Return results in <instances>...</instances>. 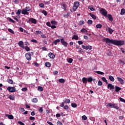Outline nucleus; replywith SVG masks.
<instances>
[{
  "label": "nucleus",
  "instance_id": "f257e3e1",
  "mask_svg": "<svg viewBox=\"0 0 125 125\" xmlns=\"http://www.w3.org/2000/svg\"><path fill=\"white\" fill-rule=\"evenodd\" d=\"M104 42H105L107 44L112 43L114 45L121 46L125 44V41L120 40H114L113 39H110L109 38H104L103 39Z\"/></svg>",
  "mask_w": 125,
  "mask_h": 125
},
{
  "label": "nucleus",
  "instance_id": "f03ea898",
  "mask_svg": "<svg viewBox=\"0 0 125 125\" xmlns=\"http://www.w3.org/2000/svg\"><path fill=\"white\" fill-rule=\"evenodd\" d=\"M31 8L29 6H26L25 8L22 9L21 13L22 14H24V15H29L28 11H30Z\"/></svg>",
  "mask_w": 125,
  "mask_h": 125
},
{
  "label": "nucleus",
  "instance_id": "7ed1b4c3",
  "mask_svg": "<svg viewBox=\"0 0 125 125\" xmlns=\"http://www.w3.org/2000/svg\"><path fill=\"white\" fill-rule=\"evenodd\" d=\"M79 6H80V2L75 1L74 6L73 7V11H76V10H77V9H78V8H79Z\"/></svg>",
  "mask_w": 125,
  "mask_h": 125
},
{
  "label": "nucleus",
  "instance_id": "20e7f679",
  "mask_svg": "<svg viewBox=\"0 0 125 125\" xmlns=\"http://www.w3.org/2000/svg\"><path fill=\"white\" fill-rule=\"evenodd\" d=\"M7 90L9 91V92H16V88L15 87H10L9 86L7 88Z\"/></svg>",
  "mask_w": 125,
  "mask_h": 125
},
{
  "label": "nucleus",
  "instance_id": "39448f33",
  "mask_svg": "<svg viewBox=\"0 0 125 125\" xmlns=\"http://www.w3.org/2000/svg\"><path fill=\"white\" fill-rule=\"evenodd\" d=\"M100 13L101 14H102V15L105 17H106L107 14H108V12H107V11L105 10V9H103V8H102V9L100 10Z\"/></svg>",
  "mask_w": 125,
  "mask_h": 125
},
{
  "label": "nucleus",
  "instance_id": "423d86ee",
  "mask_svg": "<svg viewBox=\"0 0 125 125\" xmlns=\"http://www.w3.org/2000/svg\"><path fill=\"white\" fill-rule=\"evenodd\" d=\"M82 47L83 49H85V50H88V49L91 50V49H92V46L90 45L84 46V45H82Z\"/></svg>",
  "mask_w": 125,
  "mask_h": 125
},
{
  "label": "nucleus",
  "instance_id": "0eeeda50",
  "mask_svg": "<svg viewBox=\"0 0 125 125\" xmlns=\"http://www.w3.org/2000/svg\"><path fill=\"white\" fill-rule=\"evenodd\" d=\"M61 43L65 46V47H67L68 46V43L65 41L63 38L61 39Z\"/></svg>",
  "mask_w": 125,
  "mask_h": 125
},
{
  "label": "nucleus",
  "instance_id": "6e6552de",
  "mask_svg": "<svg viewBox=\"0 0 125 125\" xmlns=\"http://www.w3.org/2000/svg\"><path fill=\"white\" fill-rule=\"evenodd\" d=\"M107 88L113 91V89H115V85H112L111 83H108L107 85Z\"/></svg>",
  "mask_w": 125,
  "mask_h": 125
},
{
  "label": "nucleus",
  "instance_id": "1a4fd4ad",
  "mask_svg": "<svg viewBox=\"0 0 125 125\" xmlns=\"http://www.w3.org/2000/svg\"><path fill=\"white\" fill-rule=\"evenodd\" d=\"M25 55L28 61H30V60H32V57H31V54H30V53H26Z\"/></svg>",
  "mask_w": 125,
  "mask_h": 125
},
{
  "label": "nucleus",
  "instance_id": "9d476101",
  "mask_svg": "<svg viewBox=\"0 0 125 125\" xmlns=\"http://www.w3.org/2000/svg\"><path fill=\"white\" fill-rule=\"evenodd\" d=\"M18 45L20 47L23 48V49H25V46H24V42H23V41H21L19 42Z\"/></svg>",
  "mask_w": 125,
  "mask_h": 125
},
{
  "label": "nucleus",
  "instance_id": "9b49d317",
  "mask_svg": "<svg viewBox=\"0 0 125 125\" xmlns=\"http://www.w3.org/2000/svg\"><path fill=\"white\" fill-rule=\"evenodd\" d=\"M28 21H29V22H31L33 24H37V20L33 18H30Z\"/></svg>",
  "mask_w": 125,
  "mask_h": 125
},
{
  "label": "nucleus",
  "instance_id": "f8f14e48",
  "mask_svg": "<svg viewBox=\"0 0 125 125\" xmlns=\"http://www.w3.org/2000/svg\"><path fill=\"white\" fill-rule=\"evenodd\" d=\"M117 80L121 84H125V81L121 77H117Z\"/></svg>",
  "mask_w": 125,
  "mask_h": 125
},
{
  "label": "nucleus",
  "instance_id": "ddd939ff",
  "mask_svg": "<svg viewBox=\"0 0 125 125\" xmlns=\"http://www.w3.org/2000/svg\"><path fill=\"white\" fill-rule=\"evenodd\" d=\"M48 56L51 59H54V58H55V55H54V54L51 52L48 53Z\"/></svg>",
  "mask_w": 125,
  "mask_h": 125
},
{
  "label": "nucleus",
  "instance_id": "4468645a",
  "mask_svg": "<svg viewBox=\"0 0 125 125\" xmlns=\"http://www.w3.org/2000/svg\"><path fill=\"white\" fill-rule=\"evenodd\" d=\"M5 116L7 117L8 119H9V120H13V119H14V116L12 115L5 114Z\"/></svg>",
  "mask_w": 125,
  "mask_h": 125
},
{
  "label": "nucleus",
  "instance_id": "2eb2a0df",
  "mask_svg": "<svg viewBox=\"0 0 125 125\" xmlns=\"http://www.w3.org/2000/svg\"><path fill=\"white\" fill-rule=\"evenodd\" d=\"M106 17H108L109 20L110 21V22H112L113 19V17L110 14H108L107 16Z\"/></svg>",
  "mask_w": 125,
  "mask_h": 125
},
{
  "label": "nucleus",
  "instance_id": "dca6fc26",
  "mask_svg": "<svg viewBox=\"0 0 125 125\" xmlns=\"http://www.w3.org/2000/svg\"><path fill=\"white\" fill-rule=\"evenodd\" d=\"M82 82H83V83H85V84H86V83H87V78H86L85 77L83 78Z\"/></svg>",
  "mask_w": 125,
  "mask_h": 125
},
{
  "label": "nucleus",
  "instance_id": "f3484780",
  "mask_svg": "<svg viewBox=\"0 0 125 125\" xmlns=\"http://www.w3.org/2000/svg\"><path fill=\"white\" fill-rule=\"evenodd\" d=\"M115 88L116 92H119V91H120V90H122V88H121L118 86H115Z\"/></svg>",
  "mask_w": 125,
  "mask_h": 125
},
{
  "label": "nucleus",
  "instance_id": "a211bd4d",
  "mask_svg": "<svg viewBox=\"0 0 125 125\" xmlns=\"http://www.w3.org/2000/svg\"><path fill=\"white\" fill-rule=\"evenodd\" d=\"M89 14L90 16H91V17H92V18L94 19V20H96V16H95V15L91 13H90Z\"/></svg>",
  "mask_w": 125,
  "mask_h": 125
},
{
  "label": "nucleus",
  "instance_id": "6ab92c4d",
  "mask_svg": "<svg viewBox=\"0 0 125 125\" xmlns=\"http://www.w3.org/2000/svg\"><path fill=\"white\" fill-rule=\"evenodd\" d=\"M72 40H75V41H78V40H79V36L76 35H74L72 38Z\"/></svg>",
  "mask_w": 125,
  "mask_h": 125
},
{
  "label": "nucleus",
  "instance_id": "aec40b11",
  "mask_svg": "<svg viewBox=\"0 0 125 125\" xmlns=\"http://www.w3.org/2000/svg\"><path fill=\"white\" fill-rule=\"evenodd\" d=\"M108 78L111 82H115V78L112 75H110Z\"/></svg>",
  "mask_w": 125,
  "mask_h": 125
},
{
  "label": "nucleus",
  "instance_id": "412c9836",
  "mask_svg": "<svg viewBox=\"0 0 125 125\" xmlns=\"http://www.w3.org/2000/svg\"><path fill=\"white\" fill-rule=\"evenodd\" d=\"M8 98L9 99H10V100H15V97L14 95H9Z\"/></svg>",
  "mask_w": 125,
  "mask_h": 125
},
{
  "label": "nucleus",
  "instance_id": "4be33fe9",
  "mask_svg": "<svg viewBox=\"0 0 125 125\" xmlns=\"http://www.w3.org/2000/svg\"><path fill=\"white\" fill-rule=\"evenodd\" d=\"M61 40L60 39H57L55 40V41H54L53 42V43H54V44H55V45H57V43H58V42H60Z\"/></svg>",
  "mask_w": 125,
  "mask_h": 125
},
{
  "label": "nucleus",
  "instance_id": "5701e85b",
  "mask_svg": "<svg viewBox=\"0 0 125 125\" xmlns=\"http://www.w3.org/2000/svg\"><path fill=\"white\" fill-rule=\"evenodd\" d=\"M45 66L48 68H49V67L51 66V63H50L49 62H46L45 63Z\"/></svg>",
  "mask_w": 125,
  "mask_h": 125
},
{
  "label": "nucleus",
  "instance_id": "b1692460",
  "mask_svg": "<svg viewBox=\"0 0 125 125\" xmlns=\"http://www.w3.org/2000/svg\"><path fill=\"white\" fill-rule=\"evenodd\" d=\"M125 8L121 9V12H120L121 15H125Z\"/></svg>",
  "mask_w": 125,
  "mask_h": 125
},
{
  "label": "nucleus",
  "instance_id": "393cba45",
  "mask_svg": "<svg viewBox=\"0 0 125 125\" xmlns=\"http://www.w3.org/2000/svg\"><path fill=\"white\" fill-rule=\"evenodd\" d=\"M38 90L39 91H43V87L41 86H39L38 87Z\"/></svg>",
  "mask_w": 125,
  "mask_h": 125
},
{
  "label": "nucleus",
  "instance_id": "a878e982",
  "mask_svg": "<svg viewBox=\"0 0 125 125\" xmlns=\"http://www.w3.org/2000/svg\"><path fill=\"white\" fill-rule=\"evenodd\" d=\"M108 32L110 35H112L113 34V32H114V30L112 29V28L108 27Z\"/></svg>",
  "mask_w": 125,
  "mask_h": 125
},
{
  "label": "nucleus",
  "instance_id": "bb28decb",
  "mask_svg": "<svg viewBox=\"0 0 125 125\" xmlns=\"http://www.w3.org/2000/svg\"><path fill=\"white\" fill-rule=\"evenodd\" d=\"M42 33V32L40 30L36 31L35 32V35H41Z\"/></svg>",
  "mask_w": 125,
  "mask_h": 125
},
{
  "label": "nucleus",
  "instance_id": "cd10ccee",
  "mask_svg": "<svg viewBox=\"0 0 125 125\" xmlns=\"http://www.w3.org/2000/svg\"><path fill=\"white\" fill-rule=\"evenodd\" d=\"M113 108L116 109V110H119V106H118V105L116 104H113Z\"/></svg>",
  "mask_w": 125,
  "mask_h": 125
},
{
  "label": "nucleus",
  "instance_id": "c85d7f7f",
  "mask_svg": "<svg viewBox=\"0 0 125 125\" xmlns=\"http://www.w3.org/2000/svg\"><path fill=\"white\" fill-rule=\"evenodd\" d=\"M81 33H87L88 31L87 30L85 29V28H83L80 31Z\"/></svg>",
  "mask_w": 125,
  "mask_h": 125
},
{
  "label": "nucleus",
  "instance_id": "c756f323",
  "mask_svg": "<svg viewBox=\"0 0 125 125\" xmlns=\"http://www.w3.org/2000/svg\"><path fill=\"white\" fill-rule=\"evenodd\" d=\"M65 100L63 102V103H67V104H69L70 102H71V100L70 99H65Z\"/></svg>",
  "mask_w": 125,
  "mask_h": 125
},
{
  "label": "nucleus",
  "instance_id": "7c9ffc66",
  "mask_svg": "<svg viewBox=\"0 0 125 125\" xmlns=\"http://www.w3.org/2000/svg\"><path fill=\"white\" fill-rule=\"evenodd\" d=\"M67 61L68 63H69L70 64H71L72 63V62H73V59L72 58H68L67 59Z\"/></svg>",
  "mask_w": 125,
  "mask_h": 125
},
{
  "label": "nucleus",
  "instance_id": "2f4dec72",
  "mask_svg": "<svg viewBox=\"0 0 125 125\" xmlns=\"http://www.w3.org/2000/svg\"><path fill=\"white\" fill-rule=\"evenodd\" d=\"M96 28L97 29H101V28H102V24H98L96 25Z\"/></svg>",
  "mask_w": 125,
  "mask_h": 125
},
{
  "label": "nucleus",
  "instance_id": "473e14b6",
  "mask_svg": "<svg viewBox=\"0 0 125 125\" xmlns=\"http://www.w3.org/2000/svg\"><path fill=\"white\" fill-rule=\"evenodd\" d=\"M59 83H65V80L63 79H60L59 80Z\"/></svg>",
  "mask_w": 125,
  "mask_h": 125
},
{
  "label": "nucleus",
  "instance_id": "72a5a7b5",
  "mask_svg": "<svg viewBox=\"0 0 125 125\" xmlns=\"http://www.w3.org/2000/svg\"><path fill=\"white\" fill-rule=\"evenodd\" d=\"M63 16L65 18H68V17H69V16H70V13H67L66 14H64L63 15Z\"/></svg>",
  "mask_w": 125,
  "mask_h": 125
},
{
  "label": "nucleus",
  "instance_id": "f704fd0d",
  "mask_svg": "<svg viewBox=\"0 0 125 125\" xmlns=\"http://www.w3.org/2000/svg\"><path fill=\"white\" fill-rule=\"evenodd\" d=\"M106 53L108 56H111L112 55V52L110 50L106 51Z\"/></svg>",
  "mask_w": 125,
  "mask_h": 125
},
{
  "label": "nucleus",
  "instance_id": "c9c22d12",
  "mask_svg": "<svg viewBox=\"0 0 125 125\" xmlns=\"http://www.w3.org/2000/svg\"><path fill=\"white\" fill-rule=\"evenodd\" d=\"M87 81L88 83H91L92 82V77H89L88 78H87Z\"/></svg>",
  "mask_w": 125,
  "mask_h": 125
},
{
  "label": "nucleus",
  "instance_id": "e433bc0d",
  "mask_svg": "<svg viewBox=\"0 0 125 125\" xmlns=\"http://www.w3.org/2000/svg\"><path fill=\"white\" fill-rule=\"evenodd\" d=\"M79 25H84V21H80L79 22Z\"/></svg>",
  "mask_w": 125,
  "mask_h": 125
},
{
  "label": "nucleus",
  "instance_id": "4c0bfd02",
  "mask_svg": "<svg viewBox=\"0 0 125 125\" xmlns=\"http://www.w3.org/2000/svg\"><path fill=\"white\" fill-rule=\"evenodd\" d=\"M95 73L98 74V75H104V72H101V71H95Z\"/></svg>",
  "mask_w": 125,
  "mask_h": 125
},
{
  "label": "nucleus",
  "instance_id": "58836bf2",
  "mask_svg": "<svg viewBox=\"0 0 125 125\" xmlns=\"http://www.w3.org/2000/svg\"><path fill=\"white\" fill-rule=\"evenodd\" d=\"M32 102H33V103H37L38 102V99L36 98L33 99Z\"/></svg>",
  "mask_w": 125,
  "mask_h": 125
},
{
  "label": "nucleus",
  "instance_id": "ea45409f",
  "mask_svg": "<svg viewBox=\"0 0 125 125\" xmlns=\"http://www.w3.org/2000/svg\"><path fill=\"white\" fill-rule=\"evenodd\" d=\"M77 106L78 105H77L76 103L71 104V107H72L73 108H76Z\"/></svg>",
  "mask_w": 125,
  "mask_h": 125
},
{
  "label": "nucleus",
  "instance_id": "a19ab883",
  "mask_svg": "<svg viewBox=\"0 0 125 125\" xmlns=\"http://www.w3.org/2000/svg\"><path fill=\"white\" fill-rule=\"evenodd\" d=\"M21 11H22V10L21 9L18 10V11L17 12L16 14L17 15H20L21 14Z\"/></svg>",
  "mask_w": 125,
  "mask_h": 125
},
{
  "label": "nucleus",
  "instance_id": "79ce46f5",
  "mask_svg": "<svg viewBox=\"0 0 125 125\" xmlns=\"http://www.w3.org/2000/svg\"><path fill=\"white\" fill-rule=\"evenodd\" d=\"M7 82L9 83H10L11 84H13V81L11 79H8L7 80Z\"/></svg>",
  "mask_w": 125,
  "mask_h": 125
},
{
  "label": "nucleus",
  "instance_id": "37998d69",
  "mask_svg": "<svg viewBox=\"0 0 125 125\" xmlns=\"http://www.w3.org/2000/svg\"><path fill=\"white\" fill-rule=\"evenodd\" d=\"M42 13L44 14V15H45V16H46V15H47V12H46V11H45L44 10H43L42 11Z\"/></svg>",
  "mask_w": 125,
  "mask_h": 125
},
{
  "label": "nucleus",
  "instance_id": "c03bdc74",
  "mask_svg": "<svg viewBox=\"0 0 125 125\" xmlns=\"http://www.w3.org/2000/svg\"><path fill=\"white\" fill-rule=\"evenodd\" d=\"M82 120L83 121H86L87 120V117L85 115H83L82 116Z\"/></svg>",
  "mask_w": 125,
  "mask_h": 125
},
{
  "label": "nucleus",
  "instance_id": "a18cd8bd",
  "mask_svg": "<svg viewBox=\"0 0 125 125\" xmlns=\"http://www.w3.org/2000/svg\"><path fill=\"white\" fill-rule=\"evenodd\" d=\"M41 36L42 39H46V36L45 35H44L43 33H42Z\"/></svg>",
  "mask_w": 125,
  "mask_h": 125
},
{
  "label": "nucleus",
  "instance_id": "49530a36",
  "mask_svg": "<svg viewBox=\"0 0 125 125\" xmlns=\"http://www.w3.org/2000/svg\"><path fill=\"white\" fill-rule=\"evenodd\" d=\"M24 49H25L26 51H30V47H29L28 46H24Z\"/></svg>",
  "mask_w": 125,
  "mask_h": 125
},
{
  "label": "nucleus",
  "instance_id": "de8ad7c7",
  "mask_svg": "<svg viewBox=\"0 0 125 125\" xmlns=\"http://www.w3.org/2000/svg\"><path fill=\"white\" fill-rule=\"evenodd\" d=\"M113 105H114V104H112V103H108V104H107L108 107H111L112 108H113Z\"/></svg>",
  "mask_w": 125,
  "mask_h": 125
},
{
  "label": "nucleus",
  "instance_id": "09e8293b",
  "mask_svg": "<svg viewBox=\"0 0 125 125\" xmlns=\"http://www.w3.org/2000/svg\"><path fill=\"white\" fill-rule=\"evenodd\" d=\"M88 8L91 10V11H94L95 10V9H94L93 7L90 6L88 7Z\"/></svg>",
  "mask_w": 125,
  "mask_h": 125
},
{
  "label": "nucleus",
  "instance_id": "8fccbe9b",
  "mask_svg": "<svg viewBox=\"0 0 125 125\" xmlns=\"http://www.w3.org/2000/svg\"><path fill=\"white\" fill-rule=\"evenodd\" d=\"M87 24H88V25H91L92 24V20H89L87 21Z\"/></svg>",
  "mask_w": 125,
  "mask_h": 125
},
{
  "label": "nucleus",
  "instance_id": "3c124183",
  "mask_svg": "<svg viewBox=\"0 0 125 125\" xmlns=\"http://www.w3.org/2000/svg\"><path fill=\"white\" fill-rule=\"evenodd\" d=\"M29 120H30V121H32V122H34V121L36 120V118L33 116H31L29 117Z\"/></svg>",
  "mask_w": 125,
  "mask_h": 125
},
{
  "label": "nucleus",
  "instance_id": "603ef678",
  "mask_svg": "<svg viewBox=\"0 0 125 125\" xmlns=\"http://www.w3.org/2000/svg\"><path fill=\"white\" fill-rule=\"evenodd\" d=\"M51 23L53 24V25H57V22L55 21H51Z\"/></svg>",
  "mask_w": 125,
  "mask_h": 125
},
{
  "label": "nucleus",
  "instance_id": "864d4df0",
  "mask_svg": "<svg viewBox=\"0 0 125 125\" xmlns=\"http://www.w3.org/2000/svg\"><path fill=\"white\" fill-rule=\"evenodd\" d=\"M8 32H9L11 33V34H14V31L12 29H10V28H9V29H8Z\"/></svg>",
  "mask_w": 125,
  "mask_h": 125
},
{
  "label": "nucleus",
  "instance_id": "5fc2aeb1",
  "mask_svg": "<svg viewBox=\"0 0 125 125\" xmlns=\"http://www.w3.org/2000/svg\"><path fill=\"white\" fill-rule=\"evenodd\" d=\"M119 62L121 65H125V62L122 61L121 60H119Z\"/></svg>",
  "mask_w": 125,
  "mask_h": 125
},
{
  "label": "nucleus",
  "instance_id": "6e6d98bb",
  "mask_svg": "<svg viewBox=\"0 0 125 125\" xmlns=\"http://www.w3.org/2000/svg\"><path fill=\"white\" fill-rule=\"evenodd\" d=\"M119 100L121 102H124V103H125V100L123 98L120 97Z\"/></svg>",
  "mask_w": 125,
  "mask_h": 125
},
{
  "label": "nucleus",
  "instance_id": "4d7b16f0",
  "mask_svg": "<svg viewBox=\"0 0 125 125\" xmlns=\"http://www.w3.org/2000/svg\"><path fill=\"white\" fill-rule=\"evenodd\" d=\"M39 6H40V7H42V8H44V4H43V3H40L39 4Z\"/></svg>",
  "mask_w": 125,
  "mask_h": 125
},
{
  "label": "nucleus",
  "instance_id": "13d9d810",
  "mask_svg": "<svg viewBox=\"0 0 125 125\" xmlns=\"http://www.w3.org/2000/svg\"><path fill=\"white\" fill-rule=\"evenodd\" d=\"M39 112H40V113H42V112H43V109H42V107H40L39 109Z\"/></svg>",
  "mask_w": 125,
  "mask_h": 125
},
{
  "label": "nucleus",
  "instance_id": "bf43d9fd",
  "mask_svg": "<svg viewBox=\"0 0 125 125\" xmlns=\"http://www.w3.org/2000/svg\"><path fill=\"white\" fill-rule=\"evenodd\" d=\"M31 42H35V43H38V41L36 40L32 39L31 40Z\"/></svg>",
  "mask_w": 125,
  "mask_h": 125
},
{
  "label": "nucleus",
  "instance_id": "052dcab7",
  "mask_svg": "<svg viewBox=\"0 0 125 125\" xmlns=\"http://www.w3.org/2000/svg\"><path fill=\"white\" fill-rule=\"evenodd\" d=\"M19 110L21 111V112H25V109H24L23 107H20Z\"/></svg>",
  "mask_w": 125,
  "mask_h": 125
},
{
  "label": "nucleus",
  "instance_id": "680f3d73",
  "mask_svg": "<svg viewBox=\"0 0 125 125\" xmlns=\"http://www.w3.org/2000/svg\"><path fill=\"white\" fill-rule=\"evenodd\" d=\"M58 71H55L53 72V75H54V76H56V75H58Z\"/></svg>",
  "mask_w": 125,
  "mask_h": 125
},
{
  "label": "nucleus",
  "instance_id": "e2e57ef3",
  "mask_svg": "<svg viewBox=\"0 0 125 125\" xmlns=\"http://www.w3.org/2000/svg\"><path fill=\"white\" fill-rule=\"evenodd\" d=\"M46 24L48 26V27H51V24L49 21L47 22Z\"/></svg>",
  "mask_w": 125,
  "mask_h": 125
},
{
  "label": "nucleus",
  "instance_id": "0e129e2a",
  "mask_svg": "<svg viewBox=\"0 0 125 125\" xmlns=\"http://www.w3.org/2000/svg\"><path fill=\"white\" fill-rule=\"evenodd\" d=\"M9 21H10V22H12V23H15V21L11 18H9Z\"/></svg>",
  "mask_w": 125,
  "mask_h": 125
},
{
  "label": "nucleus",
  "instance_id": "69168bd1",
  "mask_svg": "<svg viewBox=\"0 0 125 125\" xmlns=\"http://www.w3.org/2000/svg\"><path fill=\"white\" fill-rule=\"evenodd\" d=\"M98 85L99 86L102 85V82H101V81H100V80H99L98 81Z\"/></svg>",
  "mask_w": 125,
  "mask_h": 125
},
{
  "label": "nucleus",
  "instance_id": "338daca9",
  "mask_svg": "<svg viewBox=\"0 0 125 125\" xmlns=\"http://www.w3.org/2000/svg\"><path fill=\"white\" fill-rule=\"evenodd\" d=\"M63 109H64V110H68V109H69V106L68 105H65L63 107Z\"/></svg>",
  "mask_w": 125,
  "mask_h": 125
},
{
  "label": "nucleus",
  "instance_id": "774afa93",
  "mask_svg": "<svg viewBox=\"0 0 125 125\" xmlns=\"http://www.w3.org/2000/svg\"><path fill=\"white\" fill-rule=\"evenodd\" d=\"M18 123L19 125H25V124H24L23 123V122H22L21 121H19Z\"/></svg>",
  "mask_w": 125,
  "mask_h": 125
}]
</instances>
